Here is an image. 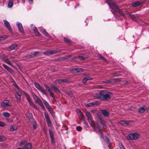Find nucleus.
<instances>
[{"label":"nucleus","mask_w":149,"mask_h":149,"mask_svg":"<svg viewBox=\"0 0 149 149\" xmlns=\"http://www.w3.org/2000/svg\"><path fill=\"white\" fill-rule=\"evenodd\" d=\"M119 146L120 149H125L121 143H119Z\"/></svg>","instance_id":"a19ab883"},{"label":"nucleus","mask_w":149,"mask_h":149,"mask_svg":"<svg viewBox=\"0 0 149 149\" xmlns=\"http://www.w3.org/2000/svg\"><path fill=\"white\" fill-rule=\"evenodd\" d=\"M76 130L78 131H80L81 129H82V128L80 126H77L76 127Z\"/></svg>","instance_id":"3c124183"},{"label":"nucleus","mask_w":149,"mask_h":149,"mask_svg":"<svg viewBox=\"0 0 149 149\" xmlns=\"http://www.w3.org/2000/svg\"><path fill=\"white\" fill-rule=\"evenodd\" d=\"M88 56H86L84 54H81L79 55L77 57L79 58L80 60H84L85 59L88 58Z\"/></svg>","instance_id":"6ab92c4d"},{"label":"nucleus","mask_w":149,"mask_h":149,"mask_svg":"<svg viewBox=\"0 0 149 149\" xmlns=\"http://www.w3.org/2000/svg\"><path fill=\"white\" fill-rule=\"evenodd\" d=\"M16 96V98L17 99V101L18 102H19L21 100V97L20 96H18L17 95H15Z\"/></svg>","instance_id":"09e8293b"},{"label":"nucleus","mask_w":149,"mask_h":149,"mask_svg":"<svg viewBox=\"0 0 149 149\" xmlns=\"http://www.w3.org/2000/svg\"><path fill=\"white\" fill-rule=\"evenodd\" d=\"M13 5V0H9L7 7L9 8H11Z\"/></svg>","instance_id":"a878e982"},{"label":"nucleus","mask_w":149,"mask_h":149,"mask_svg":"<svg viewBox=\"0 0 149 149\" xmlns=\"http://www.w3.org/2000/svg\"><path fill=\"white\" fill-rule=\"evenodd\" d=\"M1 106L3 107L10 106L9 101L8 100H4L1 104Z\"/></svg>","instance_id":"9d476101"},{"label":"nucleus","mask_w":149,"mask_h":149,"mask_svg":"<svg viewBox=\"0 0 149 149\" xmlns=\"http://www.w3.org/2000/svg\"><path fill=\"white\" fill-rule=\"evenodd\" d=\"M29 2L30 4H32L33 3V0H29Z\"/></svg>","instance_id":"69168bd1"},{"label":"nucleus","mask_w":149,"mask_h":149,"mask_svg":"<svg viewBox=\"0 0 149 149\" xmlns=\"http://www.w3.org/2000/svg\"><path fill=\"white\" fill-rule=\"evenodd\" d=\"M23 149H31L32 146L30 143L26 144L24 147H23Z\"/></svg>","instance_id":"c756f323"},{"label":"nucleus","mask_w":149,"mask_h":149,"mask_svg":"<svg viewBox=\"0 0 149 149\" xmlns=\"http://www.w3.org/2000/svg\"><path fill=\"white\" fill-rule=\"evenodd\" d=\"M111 95V93L107 91L101 90L100 91L99 94H95L93 96L95 99L106 101L110 99Z\"/></svg>","instance_id":"f257e3e1"},{"label":"nucleus","mask_w":149,"mask_h":149,"mask_svg":"<svg viewBox=\"0 0 149 149\" xmlns=\"http://www.w3.org/2000/svg\"><path fill=\"white\" fill-rule=\"evenodd\" d=\"M52 88L53 89L54 91L57 94H59L60 93V91L58 88L54 85L52 86H51Z\"/></svg>","instance_id":"4be33fe9"},{"label":"nucleus","mask_w":149,"mask_h":149,"mask_svg":"<svg viewBox=\"0 0 149 149\" xmlns=\"http://www.w3.org/2000/svg\"><path fill=\"white\" fill-rule=\"evenodd\" d=\"M1 59L3 61L8 64L10 65H12V63L10 62L6 56L4 55H2L1 56Z\"/></svg>","instance_id":"0eeeda50"},{"label":"nucleus","mask_w":149,"mask_h":149,"mask_svg":"<svg viewBox=\"0 0 149 149\" xmlns=\"http://www.w3.org/2000/svg\"><path fill=\"white\" fill-rule=\"evenodd\" d=\"M128 16L132 19H134L136 18H138L139 17V15L138 14L131 15L130 13H128Z\"/></svg>","instance_id":"393cba45"},{"label":"nucleus","mask_w":149,"mask_h":149,"mask_svg":"<svg viewBox=\"0 0 149 149\" xmlns=\"http://www.w3.org/2000/svg\"><path fill=\"white\" fill-rule=\"evenodd\" d=\"M143 2L142 1H135L132 3V5L134 7H136L141 5Z\"/></svg>","instance_id":"1a4fd4ad"},{"label":"nucleus","mask_w":149,"mask_h":149,"mask_svg":"<svg viewBox=\"0 0 149 149\" xmlns=\"http://www.w3.org/2000/svg\"><path fill=\"white\" fill-rule=\"evenodd\" d=\"M92 104L91 103H89L88 104H87L86 105V106L88 107H91L92 106Z\"/></svg>","instance_id":"052dcab7"},{"label":"nucleus","mask_w":149,"mask_h":149,"mask_svg":"<svg viewBox=\"0 0 149 149\" xmlns=\"http://www.w3.org/2000/svg\"><path fill=\"white\" fill-rule=\"evenodd\" d=\"M100 125H97V127L98 130V131L100 133V134L101 135V137L102 138H103V133L102 132L101 129H100Z\"/></svg>","instance_id":"473e14b6"},{"label":"nucleus","mask_w":149,"mask_h":149,"mask_svg":"<svg viewBox=\"0 0 149 149\" xmlns=\"http://www.w3.org/2000/svg\"><path fill=\"white\" fill-rule=\"evenodd\" d=\"M85 114L87 116L91 114L88 111H86L85 112Z\"/></svg>","instance_id":"4d7b16f0"},{"label":"nucleus","mask_w":149,"mask_h":149,"mask_svg":"<svg viewBox=\"0 0 149 149\" xmlns=\"http://www.w3.org/2000/svg\"><path fill=\"white\" fill-rule=\"evenodd\" d=\"M17 129V126L15 125H13L10 126V130L12 132L16 130Z\"/></svg>","instance_id":"b1692460"},{"label":"nucleus","mask_w":149,"mask_h":149,"mask_svg":"<svg viewBox=\"0 0 149 149\" xmlns=\"http://www.w3.org/2000/svg\"><path fill=\"white\" fill-rule=\"evenodd\" d=\"M70 71L73 72H82L83 71V70L80 68H74L73 69H71L70 70Z\"/></svg>","instance_id":"4468645a"},{"label":"nucleus","mask_w":149,"mask_h":149,"mask_svg":"<svg viewBox=\"0 0 149 149\" xmlns=\"http://www.w3.org/2000/svg\"><path fill=\"white\" fill-rule=\"evenodd\" d=\"M26 141L25 140L22 141H21L19 144V146H25L26 145Z\"/></svg>","instance_id":"e433bc0d"},{"label":"nucleus","mask_w":149,"mask_h":149,"mask_svg":"<svg viewBox=\"0 0 149 149\" xmlns=\"http://www.w3.org/2000/svg\"><path fill=\"white\" fill-rule=\"evenodd\" d=\"M114 15L115 17L117 19H118V20H119V19L118 18L119 16L118 15H116L114 13Z\"/></svg>","instance_id":"680f3d73"},{"label":"nucleus","mask_w":149,"mask_h":149,"mask_svg":"<svg viewBox=\"0 0 149 149\" xmlns=\"http://www.w3.org/2000/svg\"><path fill=\"white\" fill-rule=\"evenodd\" d=\"M34 84L36 87L38 89V90L40 91L44 94H46V92L45 90L42 88L38 83L35 82L34 83Z\"/></svg>","instance_id":"423d86ee"},{"label":"nucleus","mask_w":149,"mask_h":149,"mask_svg":"<svg viewBox=\"0 0 149 149\" xmlns=\"http://www.w3.org/2000/svg\"><path fill=\"white\" fill-rule=\"evenodd\" d=\"M88 117V120L91 126L92 127L95 131L96 130V127L95 126V124L93 122V121L91 115L90 114L89 116H87Z\"/></svg>","instance_id":"39448f33"},{"label":"nucleus","mask_w":149,"mask_h":149,"mask_svg":"<svg viewBox=\"0 0 149 149\" xmlns=\"http://www.w3.org/2000/svg\"><path fill=\"white\" fill-rule=\"evenodd\" d=\"M6 120V121L8 123H11L12 122V121L10 120V119H7Z\"/></svg>","instance_id":"e2e57ef3"},{"label":"nucleus","mask_w":149,"mask_h":149,"mask_svg":"<svg viewBox=\"0 0 149 149\" xmlns=\"http://www.w3.org/2000/svg\"><path fill=\"white\" fill-rule=\"evenodd\" d=\"M139 133H134L129 134L127 137V138L128 139L136 140L139 138Z\"/></svg>","instance_id":"7ed1b4c3"},{"label":"nucleus","mask_w":149,"mask_h":149,"mask_svg":"<svg viewBox=\"0 0 149 149\" xmlns=\"http://www.w3.org/2000/svg\"><path fill=\"white\" fill-rule=\"evenodd\" d=\"M87 81V79H86V77H84L82 80V82L84 83H85Z\"/></svg>","instance_id":"603ef678"},{"label":"nucleus","mask_w":149,"mask_h":149,"mask_svg":"<svg viewBox=\"0 0 149 149\" xmlns=\"http://www.w3.org/2000/svg\"><path fill=\"white\" fill-rule=\"evenodd\" d=\"M5 139V138L4 136L0 135V141H4Z\"/></svg>","instance_id":"ea45409f"},{"label":"nucleus","mask_w":149,"mask_h":149,"mask_svg":"<svg viewBox=\"0 0 149 149\" xmlns=\"http://www.w3.org/2000/svg\"><path fill=\"white\" fill-rule=\"evenodd\" d=\"M120 123L122 125L128 124V123L127 121L124 120L121 121H120Z\"/></svg>","instance_id":"58836bf2"},{"label":"nucleus","mask_w":149,"mask_h":149,"mask_svg":"<svg viewBox=\"0 0 149 149\" xmlns=\"http://www.w3.org/2000/svg\"><path fill=\"white\" fill-rule=\"evenodd\" d=\"M21 92L19 90L18 91H17L16 92V95L18 96H21Z\"/></svg>","instance_id":"37998d69"},{"label":"nucleus","mask_w":149,"mask_h":149,"mask_svg":"<svg viewBox=\"0 0 149 149\" xmlns=\"http://www.w3.org/2000/svg\"><path fill=\"white\" fill-rule=\"evenodd\" d=\"M59 52L58 50H54L51 51H47L44 52V54L45 55H49V54H55L56 53Z\"/></svg>","instance_id":"ddd939ff"},{"label":"nucleus","mask_w":149,"mask_h":149,"mask_svg":"<svg viewBox=\"0 0 149 149\" xmlns=\"http://www.w3.org/2000/svg\"><path fill=\"white\" fill-rule=\"evenodd\" d=\"M86 79L88 80H92L93 79V78L89 77H86Z\"/></svg>","instance_id":"13d9d810"},{"label":"nucleus","mask_w":149,"mask_h":149,"mask_svg":"<svg viewBox=\"0 0 149 149\" xmlns=\"http://www.w3.org/2000/svg\"><path fill=\"white\" fill-rule=\"evenodd\" d=\"M42 101L48 111L49 110H50L52 109L49 104L44 99H42Z\"/></svg>","instance_id":"9b49d317"},{"label":"nucleus","mask_w":149,"mask_h":149,"mask_svg":"<svg viewBox=\"0 0 149 149\" xmlns=\"http://www.w3.org/2000/svg\"><path fill=\"white\" fill-rule=\"evenodd\" d=\"M98 58L100 59L101 60L103 61L107 62V61L105 58L103 57L102 55L99 54L98 55Z\"/></svg>","instance_id":"f704fd0d"},{"label":"nucleus","mask_w":149,"mask_h":149,"mask_svg":"<svg viewBox=\"0 0 149 149\" xmlns=\"http://www.w3.org/2000/svg\"><path fill=\"white\" fill-rule=\"evenodd\" d=\"M17 26L19 31L21 33H23L24 32V30L22 24L18 22L17 24Z\"/></svg>","instance_id":"dca6fc26"},{"label":"nucleus","mask_w":149,"mask_h":149,"mask_svg":"<svg viewBox=\"0 0 149 149\" xmlns=\"http://www.w3.org/2000/svg\"><path fill=\"white\" fill-rule=\"evenodd\" d=\"M5 125V124L3 122H0V126L3 127Z\"/></svg>","instance_id":"6e6d98bb"},{"label":"nucleus","mask_w":149,"mask_h":149,"mask_svg":"<svg viewBox=\"0 0 149 149\" xmlns=\"http://www.w3.org/2000/svg\"><path fill=\"white\" fill-rule=\"evenodd\" d=\"M48 111L50 112V114H51V115L53 117L54 116V112L53 111L52 109H51L50 110H49V111Z\"/></svg>","instance_id":"a18cd8bd"},{"label":"nucleus","mask_w":149,"mask_h":149,"mask_svg":"<svg viewBox=\"0 0 149 149\" xmlns=\"http://www.w3.org/2000/svg\"><path fill=\"white\" fill-rule=\"evenodd\" d=\"M7 37L6 36H3L0 37V40H3Z\"/></svg>","instance_id":"de8ad7c7"},{"label":"nucleus","mask_w":149,"mask_h":149,"mask_svg":"<svg viewBox=\"0 0 149 149\" xmlns=\"http://www.w3.org/2000/svg\"><path fill=\"white\" fill-rule=\"evenodd\" d=\"M98 119L99 120V122L101 124L105 122L104 120H103L100 117H99Z\"/></svg>","instance_id":"c03bdc74"},{"label":"nucleus","mask_w":149,"mask_h":149,"mask_svg":"<svg viewBox=\"0 0 149 149\" xmlns=\"http://www.w3.org/2000/svg\"><path fill=\"white\" fill-rule=\"evenodd\" d=\"M49 131L52 141L53 143L54 141V133L52 130L49 129Z\"/></svg>","instance_id":"aec40b11"},{"label":"nucleus","mask_w":149,"mask_h":149,"mask_svg":"<svg viewBox=\"0 0 149 149\" xmlns=\"http://www.w3.org/2000/svg\"><path fill=\"white\" fill-rule=\"evenodd\" d=\"M50 96L53 98H54V96L53 95V93L52 92L50 93Z\"/></svg>","instance_id":"0e129e2a"},{"label":"nucleus","mask_w":149,"mask_h":149,"mask_svg":"<svg viewBox=\"0 0 149 149\" xmlns=\"http://www.w3.org/2000/svg\"><path fill=\"white\" fill-rule=\"evenodd\" d=\"M77 112L79 116L82 119H83L84 117V116L82 113L81 112V111L79 109H77Z\"/></svg>","instance_id":"412c9836"},{"label":"nucleus","mask_w":149,"mask_h":149,"mask_svg":"<svg viewBox=\"0 0 149 149\" xmlns=\"http://www.w3.org/2000/svg\"><path fill=\"white\" fill-rule=\"evenodd\" d=\"M3 22L6 28L10 31H12V29L9 22L6 20H4Z\"/></svg>","instance_id":"f8f14e48"},{"label":"nucleus","mask_w":149,"mask_h":149,"mask_svg":"<svg viewBox=\"0 0 149 149\" xmlns=\"http://www.w3.org/2000/svg\"><path fill=\"white\" fill-rule=\"evenodd\" d=\"M63 40L68 45L70 44L71 43V41L66 37H64Z\"/></svg>","instance_id":"7c9ffc66"},{"label":"nucleus","mask_w":149,"mask_h":149,"mask_svg":"<svg viewBox=\"0 0 149 149\" xmlns=\"http://www.w3.org/2000/svg\"><path fill=\"white\" fill-rule=\"evenodd\" d=\"M40 31L46 36L48 37L49 36V35L46 32L45 30L44 29V28H42L41 29Z\"/></svg>","instance_id":"c85d7f7f"},{"label":"nucleus","mask_w":149,"mask_h":149,"mask_svg":"<svg viewBox=\"0 0 149 149\" xmlns=\"http://www.w3.org/2000/svg\"><path fill=\"white\" fill-rule=\"evenodd\" d=\"M31 28L32 30L34 31L35 33L37 36H39V33L37 29L33 25H31Z\"/></svg>","instance_id":"2eb2a0df"},{"label":"nucleus","mask_w":149,"mask_h":149,"mask_svg":"<svg viewBox=\"0 0 149 149\" xmlns=\"http://www.w3.org/2000/svg\"><path fill=\"white\" fill-rule=\"evenodd\" d=\"M25 96L26 97V99L27 100H28V102H29L31 100V98L29 95L27 94H26L25 95Z\"/></svg>","instance_id":"79ce46f5"},{"label":"nucleus","mask_w":149,"mask_h":149,"mask_svg":"<svg viewBox=\"0 0 149 149\" xmlns=\"http://www.w3.org/2000/svg\"><path fill=\"white\" fill-rule=\"evenodd\" d=\"M101 125H102V126L103 127L104 129H105L106 128V126L105 125V122H104V123H103L102 124H101Z\"/></svg>","instance_id":"5fc2aeb1"},{"label":"nucleus","mask_w":149,"mask_h":149,"mask_svg":"<svg viewBox=\"0 0 149 149\" xmlns=\"http://www.w3.org/2000/svg\"><path fill=\"white\" fill-rule=\"evenodd\" d=\"M71 55H70L69 56H67L64 57L65 59H68L70 57H71Z\"/></svg>","instance_id":"bf43d9fd"},{"label":"nucleus","mask_w":149,"mask_h":149,"mask_svg":"<svg viewBox=\"0 0 149 149\" xmlns=\"http://www.w3.org/2000/svg\"><path fill=\"white\" fill-rule=\"evenodd\" d=\"M119 75V74L118 72H116L112 74V75L113 77H117Z\"/></svg>","instance_id":"8fccbe9b"},{"label":"nucleus","mask_w":149,"mask_h":149,"mask_svg":"<svg viewBox=\"0 0 149 149\" xmlns=\"http://www.w3.org/2000/svg\"><path fill=\"white\" fill-rule=\"evenodd\" d=\"M47 123L48 126L49 127H51V123L50 121V120H49L47 121H46Z\"/></svg>","instance_id":"49530a36"},{"label":"nucleus","mask_w":149,"mask_h":149,"mask_svg":"<svg viewBox=\"0 0 149 149\" xmlns=\"http://www.w3.org/2000/svg\"><path fill=\"white\" fill-rule=\"evenodd\" d=\"M33 98L35 100L36 103H38L41 107L43 109H45V107L42 102L40 100L38 97L35 95L33 96Z\"/></svg>","instance_id":"20e7f679"},{"label":"nucleus","mask_w":149,"mask_h":149,"mask_svg":"<svg viewBox=\"0 0 149 149\" xmlns=\"http://www.w3.org/2000/svg\"><path fill=\"white\" fill-rule=\"evenodd\" d=\"M146 109V107H142L139 108L138 110V111L139 113H143L145 111Z\"/></svg>","instance_id":"cd10ccee"},{"label":"nucleus","mask_w":149,"mask_h":149,"mask_svg":"<svg viewBox=\"0 0 149 149\" xmlns=\"http://www.w3.org/2000/svg\"><path fill=\"white\" fill-rule=\"evenodd\" d=\"M48 91L49 92V93H52V90L51 88H50L48 89Z\"/></svg>","instance_id":"774afa93"},{"label":"nucleus","mask_w":149,"mask_h":149,"mask_svg":"<svg viewBox=\"0 0 149 149\" xmlns=\"http://www.w3.org/2000/svg\"><path fill=\"white\" fill-rule=\"evenodd\" d=\"M83 124L85 125V126H88V125L87 123L86 120L84 119L83 120Z\"/></svg>","instance_id":"864d4df0"},{"label":"nucleus","mask_w":149,"mask_h":149,"mask_svg":"<svg viewBox=\"0 0 149 149\" xmlns=\"http://www.w3.org/2000/svg\"><path fill=\"white\" fill-rule=\"evenodd\" d=\"M44 86H45V88L47 89L49 88V87L46 84H44Z\"/></svg>","instance_id":"338daca9"},{"label":"nucleus","mask_w":149,"mask_h":149,"mask_svg":"<svg viewBox=\"0 0 149 149\" xmlns=\"http://www.w3.org/2000/svg\"><path fill=\"white\" fill-rule=\"evenodd\" d=\"M29 104L32 106L34 108L36 109H38V108L36 107V106L34 104L33 102L31 100L29 102H28Z\"/></svg>","instance_id":"2f4dec72"},{"label":"nucleus","mask_w":149,"mask_h":149,"mask_svg":"<svg viewBox=\"0 0 149 149\" xmlns=\"http://www.w3.org/2000/svg\"><path fill=\"white\" fill-rule=\"evenodd\" d=\"M40 54V53L38 52H34L29 54L27 56V58H30L34 57L35 56H37Z\"/></svg>","instance_id":"6e6552de"},{"label":"nucleus","mask_w":149,"mask_h":149,"mask_svg":"<svg viewBox=\"0 0 149 149\" xmlns=\"http://www.w3.org/2000/svg\"><path fill=\"white\" fill-rule=\"evenodd\" d=\"M2 115L6 118H8L10 116V114L7 112H3Z\"/></svg>","instance_id":"72a5a7b5"},{"label":"nucleus","mask_w":149,"mask_h":149,"mask_svg":"<svg viewBox=\"0 0 149 149\" xmlns=\"http://www.w3.org/2000/svg\"><path fill=\"white\" fill-rule=\"evenodd\" d=\"M101 112L102 114L105 117H107L109 115V112L107 111L104 110H102Z\"/></svg>","instance_id":"bb28decb"},{"label":"nucleus","mask_w":149,"mask_h":149,"mask_svg":"<svg viewBox=\"0 0 149 149\" xmlns=\"http://www.w3.org/2000/svg\"><path fill=\"white\" fill-rule=\"evenodd\" d=\"M103 139H106V141H107V143L108 144V146L109 144L110 141H109V139L108 138V137L106 136H105L104 137L103 136Z\"/></svg>","instance_id":"4c0bfd02"},{"label":"nucleus","mask_w":149,"mask_h":149,"mask_svg":"<svg viewBox=\"0 0 149 149\" xmlns=\"http://www.w3.org/2000/svg\"><path fill=\"white\" fill-rule=\"evenodd\" d=\"M44 115L46 121L50 120L49 118V116L48 115V113L46 112H45Z\"/></svg>","instance_id":"c9c22d12"},{"label":"nucleus","mask_w":149,"mask_h":149,"mask_svg":"<svg viewBox=\"0 0 149 149\" xmlns=\"http://www.w3.org/2000/svg\"><path fill=\"white\" fill-rule=\"evenodd\" d=\"M106 2L111 8L115 12H118L119 14L124 18L126 17L125 15L122 13V11L119 9L116 3L112 0H106Z\"/></svg>","instance_id":"f03ea898"},{"label":"nucleus","mask_w":149,"mask_h":149,"mask_svg":"<svg viewBox=\"0 0 149 149\" xmlns=\"http://www.w3.org/2000/svg\"><path fill=\"white\" fill-rule=\"evenodd\" d=\"M17 45L16 44H14L11 45L9 47L10 50H13L16 49H17Z\"/></svg>","instance_id":"a211bd4d"},{"label":"nucleus","mask_w":149,"mask_h":149,"mask_svg":"<svg viewBox=\"0 0 149 149\" xmlns=\"http://www.w3.org/2000/svg\"><path fill=\"white\" fill-rule=\"evenodd\" d=\"M69 81V80L67 79H59L55 81L56 83H66Z\"/></svg>","instance_id":"f3484780"},{"label":"nucleus","mask_w":149,"mask_h":149,"mask_svg":"<svg viewBox=\"0 0 149 149\" xmlns=\"http://www.w3.org/2000/svg\"><path fill=\"white\" fill-rule=\"evenodd\" d=\"M3 66L6 70H8V71L10 73H12L13 72V70H12V69L11 68H10V67H9L8 66L6 65V64H3Z\"/></svg>","instance_id":"5701e85b"}]
</instances>
